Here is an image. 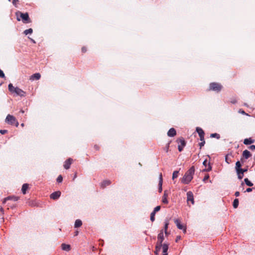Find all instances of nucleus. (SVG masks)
<instances>
[{
  "label": "nucleus",
  "mask_w": 255,
  "mask_h": 255,
  "mask_svg": "<svg viewBox=\"0 0 255 255\" xmlns=\"http://www.w3.org/2000/svg\"><path fill=\"white\" fill-rule=\"evenodd\" d=\"M164 239V235H163V230L160 231L159 234L157 236V242L156 244L162 245V242Z\"/></svg>",
  "instance_id": "nucleus-6"
},
{
  "label": "nucleus",
  "mask_w": 255,
  "mask_h": 255,
  "mask_svg": "<svg viewBox=\"0 0 255 255\" xmlns=\"http://www.w3.org/2000/svg\"><path fill=\"white\" fill-rule=\"evenodd\" d=\"M225 161L228 164H230L231 162V159L229 158L228 155L226 156Z\"/></svg>",
  "instance_id": "nucleus-38"
},
{
  "label": "nucleus",
  "mask_w": 255,
  "mask_h": 255,
  "mask_svg": "<svg viewBox=\"0 0 255 255\" xmlns=\"http://www.w3.org/2000/svg\"><path fill=\"white\" fill-rule=\"evenodd\" d=\"M184 146H182V145H179L178 146V150L181 152L183 150V148Z\"/></svg>",
  "instance_id": "nucleus-43"
},
{
  "label": "nucleus",
  "mask_w": 255,
  "mask_h": 255,
  "mask_svg": "<svg viewBox=\"0 0 255 255\" xmlns=\"http://www.w3.org/2000/svg\"><path fill=\"white\" fill-rule=\"evenodd\" d=\"M18 199V197L15 196H12V200L14 201H17Z\"/></svg>",
  "instance_id": "nucleus-47"
},
{
  "label": "nucleus",
  "mask_w": 255,
  "mask_h": 255,
  "mask_svg": "<svg viewBox=\"0 0 255 255\" xmlns=\"http://www.w3.org/2000/svg\"><path fill=\"white\" fill-rule=\"evenodd\" d=\"M254 142V140L251 138H246L244 140V143L246 145H249Z\"/></svg>",
  "instance_id": "nucleus-20"
},
{
  "label": "nucleus",
  "mask_w": 255,
  "mask_h": 255,
  "mask_svg": "<svg viewBox=\"0 0 255 255\" xmlns=\"http://www.w3.org/2000/svg\"><path fill=\"white\" fill-rule=\"evenodd\" d=\"M61 195V192L60 191H56L53 193H52L50 197V198L53 200H56L58 199Z\"/></svg>",
  "instance_id": "nucleus-8"
},
{
  "label": "nucleus",
  "mask_w": 255,
  "mask_h": 255,
  "mask_svg": "<svg viewBox=\"0 0 255 255\" xmlns=\"http://www.w3.org/2000/svg\"><path fill=\"white\" fill-rule=\"evenodd\" d=\"M241 166H242L241 163H240V162L239 161H238L236 163V167L235 168H236V171H237L239 169H242Z\"/></svg>",
  "instance_id": "nucleus-27"
},
{
  "label": "nucleus",
  "mask_w": 255,
  "mask_h": 255,
  "mask_svg": "<svg viewBox=\"0 0 255 255\" xmlns=\"http://www.w3.org/2000/svg\"><path fill=\"white\" fill-rule=\"evenodd\" d=\"M139 165L140 166H141V164H140V163H139Z\"/></svg>",
  "instance_id": "nucleus-64"
},
{
  "label": "nucleus",
  "mask_w": 255,
  "mask_h": 255,
  "mask_svg": "<svg viewBox=\"0 0 255 255\" xmlns=\"http://www.w3.org/2000/svg\"><path fill=\"white\" fill-rule=\"evenodd\" d=\"M33 32V30L32 28H29L24 31L23 33L25 35H27L28 34H31Z\"/></svg>",
  "instance_id": "nucleus-32"
},
{
  "label": "nucleus",
  "mask_w": 255,
  "mask_h": 255,
  "mask_svg": "<svg viewBox=\"0 0 255 255\" xmlns=\"http://www.w3.org/2000/svg\"><path fill=\"white\" fill-rule=\"evenodd\" d=\"M7 130H5V129H1L0 130V132L2 134H5V133L7 132Z\"/></svg>",
  "instance_id": "nucleus-45"
},
{
  "label": "nucleus",
  "mask_w": 255,
  "mask_h": 255,
  "mask_svg": "<svg viewBox=\"0 0 255 255\" xmlns=\"http://www.w3.org/2000/svg\"><path fill=\"white\" fill-rule=\"evenodd\" d=\"M244 181L247 185H248L249 186H253V184L248 178H245L244 179Z\"/></svg>",
  "instance_id": "nucleus-30"
},
{
  "label": "nucleus",
  "mask_w": 255,
  "mask_h": 255,
  "mask_svg": "<svg viewBox=\"0 0 255 255\" xmlns=\"http://www.w3.org/2000/svg\"><path fill=\"white\" fill-rule=\"evenodd\" d=\"M247 170H248L247 169H242V168L238 170L237 171V173L239 179H242L243 177V176H244V173L247 172Z\"/></svg>",
  "instance_id": "nucleus-9"
},
{
  "label": "nucleus",
  "mask_w": 255,
  "mask_h": 255,
  "mask_svg": "<svg viewBox=\"0 0 255 255\" xmlns=\"http://www.w3.org/2000/svg\"><path fill=\"white\" fill-rule=\"evenodd\" d=\"M191 202L192 204L194 203L193 194L191 191H188L187 193V202L188 203L189 202Z\"/></svg>",
  "instance_id": "nucleus-7"
},
{
  "label": "nucleus",
  "mask_w": 255,
  "mask_h": 255,
  "mask_svg": "<svg viewBox=\"0 0 255 255\" xmlns=\"http://www.w3.org/2000/svg\"><path fill=\"white\" fill-rule=\"evenodd\" d=\"M14 93L20 96H24L25 93L19 88L16 87L14 89Z\"/></svg>",
  "instance_id": "nucleus-13"
},
{
  "label": "nucleus",
  "mask_w": 255,
  "mask_h": 255,
  "mask_svg": "<svg viewBox=\"0 0 255 255\" xmlns=\"http://www.w3.org/2000/svg\"><path fill=\"white\" fill-rule=\"evenodd\" d=\"M17 19L18 21H20V18H19L18 17L17 18Z\"/></svg>",
  "instance_id": "nucleus-62"
},
{
  "label": "nucleus",
  "mask_w": 255,
  "mask_h": 255,
  "mask_svg": "<svg viewBox=\"0 0 255 255\" xmlns=\"http://www.w3.org/2000/svg\"><path fill=\"white\" fill-rule=\"evenodd\" d=\"M21 18H22L23 21L24 23H29L30 22L29 17L28 15V13H22L21 12H19Z\"/></svg>",
  "instance_id": "nucleus-5"
},
{
  "label": "nucleus",
  "mask_w": 255,
  "mask_h": 255,
  "mask_svg": "<svg viewBox=\"0 0 255 255\" xmlns=\"http://www.w3.org/2000/svg\"><path fill=\"white\" fill-rule=\"evenodd\" d=\"M177 142L178 143H180V144H181L180 145H182V146H185L186 145L185 141L184 138L182 137H181V138H179V139H178L177 140Z\"/></svg>",
  "instance_id": "nucleus-25"
},
{
  "label": "nucleus",
  "mask_w": 255,
  "mask_h": 255,
  "mask_svg": "<svg viewBox=\"0 0 255 255\" xmlns=\"http://www.w3.org/2000/svg\"><path fill=\"white\" fill-rule=\"evenodd\" d=\"M28 184L25 183V184H23V185L22 186V188H21V191L23 194H26V191L27 189H28Z\"/></svg>",
  "instance_id": "nucleus-23"
},
{
  "label": "nucleus",
  "mask_w": 255,
  "mask_h": 255,
  "mask_svg": "<svg viewBox=\"0 0 255 255\" xmlns=\"http://www.w3.org/2000/svg\"><path fill=\"white\" fill-rule=\"evenodd\" d=\"M168 255V254H164L163 253V255Z\"/></svg>",
  "instance_id": "nucleus-63"
},
{
  "label": "nucleus",
  "mask_w": 255,
  "mask_h": 255,
  "mask_svg": "<svg viewBox=\"0 0 255 255\" xmlns=\"http://www.w3.org/2000/svg\"><path fill=\"white\" fill-rule=\"evenodd\" d=\"M160 209V206H156L154 209V210L153 211V213H156V212L159 211Z\"/></svg>",
  "instance_id": "nucleus-39"
},
{
  "label": "nucleus",
  "mask_w": 255,
  "mask_h": 255,
  "mask_svg": "<svg viewBox=\"0 0 255 255\" xmlns=\"http://www.w3.org/2000/svg\"><path fill=\"white\" fill-rule=\"evenodd\" d=\"M174 223L176 224L177 227L179 229L182 230L183 231L184 233H186V227L181 224L180 221L179 219H175Z\"/></svg>",
  "instance_id": "nucleus-4"
},
{
  "label": "nucleus",
  "mask_w": 255,
  "mask_h": 255,
  "mask_svg": "<svg viewBox=\"0 0 255 255\" xmlns=\"http://www.w3.org/2000/svg\"><path fill=\"white\" fill-rule=\"evenodd\" d=\"M18 1V0H13L12 3L14 5H15L16 2Z\"/></svg>",
  "instance_id": "nucleus-53"
},
{
  "label": "nucleus",
  "mask_w": 255,
  "mask_h": 255,
  "mask_svg": "<svg viewBox=\"0 0 255 255\" xmlns=\"http://www.w3.org/2000/svg\"><path fill=\"white\" fill-rule=\"evenodd\" d=\"M205 143V141H202V142H201L200 143H199V145L200 146V147L201 148L202 146H203L204 145Z\"/></svg>",
  "instance_id": "nucleus-42"
},
{
  "label": "nucleus",
  "mask_w": 255,
  "mask_h": 255,
  "mask_svg": "<svg viewBox=\"0 0 255 255\" xmlns=\"http://www.w3.org/2000/svg\"><path fill=\"white\" fill-rule=\"evenodd\" d=\"M200 139L201 141H205L204 140V135H202V136L200 137Z\"/></svg>",
  "instance_id": "nucleus-51"
},
{
  "label": "nucleus",
  "mask_w": 255,
  "mask_h": 255,
  "mask_svg": "<svg viewBox=\"0 0 255 255\" xmlns=\"http://www.w3.org/2000/svg\"><path fill=\"white\" fill-rule=\"evenodd\" d=\"M211 137H216L217 139L220 138V136L219 134L215 133H212L210 135Z\"/></svg>",
  "instance_id": "nucleus-34"
},
{
  "label": "nucleus",
  "mask_w": 255,
  "mask_h": 255,
  "mask_svg": "<svg viewBox=\"0 0 255 255\" xmlns=\"http://www.w3.org/2000/svg\"><path fill=\"white\" fill-rule=\"evenodd\" d=\"M12 196H8V197H6V198H5L3 199L2 203H3V204L5 203V202H6V201L7 200H12Z\"/></svg>",
  "instance_id": "nucleus-37"
},
{
  "label": "nucleus",
  "mask_w": 255,
  "mask_h": 255,
  "mask_svg": "<svg viewBox=\"0 0 255 255\" xmlns=\"http://www.w3.org/2000/svg\"><path fill=\"white\" fill-rule=\"evenodd\" d=\"M196 130L198 132L199 136L200 137L202 136V135H204V134H205L204 131L201 128H200L199 127H197L196 128Z\"/></svg>",
  "instance_id": "nucleus-21"
},
{
  "label": "nucleus",
  "mask_w": 255,
  "mask_h": 255,
  "mask_svg": "<svg viewBox=\"0 0 255 255\" xmlns=\"http://www.w3.org/2000/svg\"><path fill=\"white\" fill-rule=\"evenodd\" d=\"M161 248L162 249V252L164 254H167V251L168 250V245L166 243H164L162 244Z\"/></svg>",
  "instance_id": "nucleus-17"
},
{
  "label": "nucleus",
  "mask_w": 255,
  "mask_h": 255,
  "mask_svg": "<svg viewBox=\"0 0 255 255\" xmlns=\"http://www.w3.org/2000/svg\"><path fill=\"white\" fill-rule=\"evenodd\" d=\"M195 169L193 166H192L190 169L185 173L183 177L181 179V182L185 184H188L193 179V176L194 174Z\"/></svg>",
  "instance_id": "nucleus-1"
},
{
  "label": "nucleus",
  "mask_w": 255,
  "mask_h": 255,
  "mask_svg": "<svg viewBox=\"0 0 255 255\" xmlns=\"http://www.w3.org/2000/svg\"><path fill=\"white\" fill-rule=\"evenodd\" d=\"M233 207L234 208H237L239 206V200L238 199H235L233 202Z\"/></svg>",
  "instance_id": "nucleus-29"
},
{
  "label": "nucleus",
  "mask_w": 255,
  "mask_h": 255,
  "mask_svg": "<svg viewBox=\"0 0 255 255\" xmlns=\"http://www.w3.org/2000/svg\"><path fill=\"white\" fill-rule=\"evenodd\" d=\"M111 184L110 180H105L101 183V186L102 188H105Z\"/></svg>",
  "instance_id": "nucleus-22"
},
{
  "label": "nucleus",
  "mask_w": 255,
  "mask_h": 255,
  "mask_svg": "<svg viewBox=\"0 0 255 255\" xmlns=\"http://www.w3.org/2000/svg\"><path fill=\"white\" fill-rule=\"evenodd\" d=\"M78 231L75 232V236H77V235H78Z\"/></svg>",
  "instance_id": "nucleus-56"
},
{
  "label": "nucleus",
  "mask_w": 255,
  "mask_h": 255,
  "mask_svg": "<svg viewBox=\"0 0 255 255\" xmlns=\"http://www.w3.org/2000/svg\"><path fill=\"white\" fill-rule=\"evenodd\" d=\"M252 191V188H248L246 189V191L245 192H250Z\"/></svg>",
  "instance_id": "nucleus-49"
},
{
  "label": "nucleus",
  "mask_w": 255,
  "mask_h": 255,
  "mask_svg": "<svg viewBox=\"0 0 255 255\" xmlns=\"http://www.w3.org/2000/svg\"><path fill=\"white\" fill-rule=\"evenodd\" d=\"M8 88L10 92L14 93V89L16 87H13L12 84L10 83L8 86Z\"/></svg>",
  "instance_id": "nucleus-28"
},
{
  "label": "nucleus",
  "mask_w": 255,
  "mask_h": 255,
  "mask_svg": "<svg viewBox=\"0 0 255 255\" xmlns=\"http://www.w3.org/2000/svg\"><path fill=\"white\" fill-rule=\"evenodd\" d=\"M168 225H169L168 221H165V225H164V231H165V234L166 235H167V234H168L167 230V229H168Z\"/></svg>",
  "instance_id": "nucleus-31"
},
{
  "label": "nucleus",
  "mask_w": 255,
  "mask_h": 255,
  "mask_svg": "<svg viewBox=\"0 0 255 255\" xmlns=\"http://www.w3.org/2000/svg\"><path fill=\"white\" fill-rule=\"evenodd\" d=\"M162 245L156 244L155 246V250L154 251V254L157 255L161 248Z\"/></svg>",
  "instance_id": "nucleus-24"
},
{
  "label": "nucleus",
  "mask_w": 255,
  "mask_h": 255,
  "mask_svg": "<svg viewBox=\"0 0 255 255\" xmlns=\"http://www.w3.org/2000/svg\"><path fill=\"white\" fill-rule=\"evenodd\" d=\"M41 77V75L39 73H35L31 76L30 79L32 80H39Z\"/></svg>",
  "instance_id": "nucleus-15"
},
{
  "label": "nucleus",
  "mask_w": 255,
  "mask_h": 255,
  "mask_svg": "<svg viewBox=\"0 0 255 255\" xmlns=\"http://www.w3.org/2000/svg\"><path fill=\"white\" fill-rule=\"evenodd\" d=\"M203 165H204L205 167H207V166H208V168H207L205 169L204 170V171L208 172V171H210V170H211V169H212V167H211V165H210V163H207V159H205V160L204 161V162H203Z\"/></svg>",
  "instance_id": "nucleus-12"
},
{
  "label": "nucleus",
  "mask_w": 255,
  "mask_h": 255,
  "mask_svg": "<svg viewBox=\"0 0 255 255\" xmlns=\"http://www.w3.org/2000/svg\"><path fill=\"white\" fill-rule=\"evenodd\" d=\"M21 127H24V124H23V123H22V124H21Z\"/></svg>",
  "instance_id": "nucleus-59"
},
{
  "label": "nucleus",
  "mask_w": 255,
  "mask_h": 255,
  "mask_svg": "<svg viewBox=\"0 0 255 255\" xmlns=\"http://www.w3.org/2000/svg\"><path fill=\"white\" fill-rule=\"evenodd\" d=\"M62 249L65 251H69L70 250L71 247L69 245H67L65 244H62L61 245Z\"/></svg>",
  "instance_id": "nucleus-19"
},
{
  "label": "nucleus",
  "mask_w": 255,
  "mask_h": 255,
  "mask_svg": "<svg viewBox=\"0 0 255 255\" xmlns=\"http://www.w3.org/2000/svg\"><path fill=\"white\" fill-rule=\"evenodd\" d=\"M168 195V192L167 190L164 191V194L162 196V202L164 204H167L168 203L167 197Z\"/></svg>",
  "instance_id": "nucleus-11"
},
{
  "label": "nucleus",
  "mask_w": 255,
  "mask_h": 255,
  "mask_svg": "<svg viewBox=\"0 0 255 255\" xmlns=\"http://www.w3.org/2000/svg\"><path fill=\"white\" fill-rule=\"evenodd\" d=\"M15 124V126H16V127H18V123L17 122V121L16 120V122L15 123V124Z\"/></svg>",
  "instance_id": "nucleus-54"
},
{
  "label": "nucleus",
  "mask_w": 255,
  "mask_h": 255,
  "mask_svg": "<svg viewBox=\"0 0 255 255\" xmlns=\"http://www.w3.org/2000/svg\"><path fill=\"white\" fill-rule=\"evenodd\" d=\"M62 180H63L62 176L61 175H59L57 178V182L58 183H61V182H62Z\"/></svg>",
  "instance_id": "nucleus-36"
},
{
  "label": "nucleus",
  "mask_w": 255,
  "mask_h": 255,
  "mask_svg": "<svg viewBox=\"0 0 255 255\" xmlns=\"http://www.w3.org/2000/svg\"><path fill=\"white\" fill-rule=\"evenodd\" d=\"M251 155L250 152L248 150H245L243 152V156L246 159H248Z\"/></svg>",
  "instance_id": "nucleus-16"
},
{
  "label": "nucleus",
  "mask_w": 255,
  "mask_h": 255,
  "mask_svg": "<svg viewBox=\"0 0 255 255\" xmlns=\"http://www.w3.org/2000/svg\"><path fill=\"white\" fill-rule=\"evenodd\" d=\"M5 122L8 124L13 125L16 122V119L13 116L8 115L5 119Z\"/></svg>",
  "instance_id": "nucleus-3"
},
{
  "label": "nucleus",
  "mask_w": 255,
  "mask_h": 255,
  "mask_svg": "<svg viewBox=\"0 0 255 255\" xmlns=\"http://www.w3.org/2000/svg\"><path fill=\"white\" fill-rule=\"evenodd\" d=\"M178 171H174L172 174V179L174 180V179L176 178L178 176Z\"/></svg>",
  "instance_id": "nucleus-33"
},
{
  "label": "nucleus",
  "mask_w": 255,
  "mask_h": 255,
  "mask_svg": "<svg viewBox=\"0 0 255 255\" xmlns=\"http://www.w3.org/2000/svg\"><path fill=\"white\" fill-rule=\"evenodd\" d=\"M249 148L250 150H255V145H252L249 147Z\"/></svg>",
  "instance_id": "nucleus-41"
},
{
  "label": "nucleus",
  "mask_w": 255,
  "mask_h": 255,
  "mask_svg": "<svg viewBox=\"0 0 255 255\" xmlns=\"http://www.w3.org/2000/svg\"><path fill=\"white\" fill-rule=\"evenodd\" d=\"M86 51H87V49H86V47H83L82 48V51L83 52L85 53V52H86Z\"/></svg>",
  "instance_id": "nucleus-48"
},
{
  "label": "nucleus",
  "mask_w": 255,
  "mask_h": 255,
  "mask_svg": "<svg viewBox=\"0 0 255 255\" xmlns=\"http://www.w3.org/2000/svg\"><path fill=\"white\" fill-rule=\"evenodd\" d=\"M209 178V175H206L204 178H203V181H206L207 180H208V179Z\"/></svg>",
  "instance_id": "nucleus-46"
},
{
  "label": "nucleus",
  "mask_w": 255,
  "mask_h": 255,
  "mask_svg": "<svg viewBox=\"0 0 255 255\" xmlns=\"http://www.w3.org/2000/svg\"><path fill=\"white\" fill-rule=\"evenodd\" d=\"M239 113H241V114H243V115H247V114L245 113V112L244 110H242V109L239 110Z\"/></svg>",
  "instance_id": "nucleus-44"
},
{
  "label": "nucleus",
  "mask_w": 255,
  "mask_h": 255,
  "mask_svg": "<svg viewBox=\"0 0 255 255\" xmlns=\"http://www.w3.org/2000/svg\"><path fill=\"white\" fill-rule=\"evenodd\" d=\"M82 222L81 221V220H79V219H77L76 220L75 222V224H74V227L75 228H78V227H80L82 226Z\"/></svg>",
  "instance_id": "nucleus-26"
},
{
  "label": "nucleus",
  "mask_w": 255,
  "mask_h": 255,
  "mask_svg": "<svg viewBox=\"0 0 255 255\" xmlns=\"http://www.w3.org/2000/svg\"><path fill=\"white\" fill-rule=\"evenodd\" d=\"M181 239L180 236H177L176 239V242H177L178 240Z\"/></svg>",
  "instance_id": "nucleus-52"
},
{
  "label": "nucleus",
  "mask_w": 255,
  "mask_h": 255,
  "mask_svg": "<svg viewBox=\"0 0 255 255\" xmlns=\"http://www.w3.org/2000/svg\"><path fill=\"white\" fill-rule=\"evenodd\" d=\"M20 112L21 113H22V114H23L24 112V111H23V110H21L20 111Z\"/></svg>",
  "instance_id": "nucleus-57"
},
{
  "label": "nucleus",
  "mask_w": 255,
  "mask_h": 255,
  "mask_svg": "<svg viewBox=\"0 0 255 255\" xmlns=\"http://www.w3.org/2000/svg\"><path fill=\"white\" fill-rule=\"evenodd\" d=\"M237 101L236 100H233L231 101V103H233V104H235L236 103Z\"/></svg>",
  "instance_id": "nucleus-55"
},
{
  "label": "nucleus",
  "mask_w": 255,
  "mask_h": 255,
  "mask_svg": "<svg viewBox=\"0 0 255 255\" xmlns=\"http://www.w3.org/2000/svg\"><path fill=\"white\" fill-rule=\"evenodd\" d=\"M155 214V213H153V212L151 213V215H150V220L152 222H153L155 220V217H154Z\"/></svg>",
  "instance_id": "nucleus-35"
},
{
  "label": "nucleus",
  "mask_w": 255,
  "mask_h": 255,
  "mask_svg": "<svg viewBox=\"0 0 255 255\" xmlns=\"http://www.w3.org/2000/svg\"><path fill=\"white\" fill-rule=\"evenodd\" d=\"M176 134V130L174 128H171L167 132V135L169 137H173Z\"/></svg>",
  "instance_id": "nucleus-14"
},
{
  "label": "nucleus",
  "mask_w": 255,
  "mask_h": 255,
  "mask_svg": "<svg viewBox=\"0 0 255 255\" xmlns=\"http://www.w3.org/2000/svg\"><path fill=\"white\" fill-rule=\"evenodd\" d=\"M235 195L236 196V197H238L240 196V192L239 191H236L235 193Z\"/></svg>",
  "instance_id": "nucleus-50"
},
{
  "label": "nucleus",
  "mask_w": 255,
  "mask_h": 255,
  "mask_svg": "<svg viewBox=\"0 0 255 255\" xmlns=\"http://www.w3.org/2000/svg\"><path fill=\"white\" fill-rule=\"evenodd\" d=\"M76 177H77L76 174H75L74 177V179L75 178H76Z\"/></svg>",
  "instance_id": "nucleus-61"
},
{
  "label": "nucleus",
  "mask_w": 255,
  "mask_h": 255,
  "mask_svg": "<svg viewBox=\"0 0 255 255\" xmlns=\"http://www.w3.org/2000/svg\"><path fill=\"white\" fill-rule=\"evenodd\" d=\"M222 88V86L218 83H212L210 84V90L216 91H220Z\"/></svg>",
  "instance_id": "nucleus-2"
},
{
  "label": "nucleus",
  "mask_w": 255,
  "mask_h": 255,
  "mask_svg": "<svg viewBox=\"0 0 255 255\" xmlns=\"http://www.w3.org/2000/svg\"><path fill=\"white\" fill-rule=\"evenodd\" d=\"M159 184H158V186H159V192H161L162 190V174L160 173V175H159Z\"/></svg>",
  "instance_id": "nucleus-18"
},
{
  "label": "nucleus",
  "mask_w": 255,
  "mask_h": 255,
  "mask_svg": "<svg viewBox=\"0 0 255 255\" xmlns=\"http://www.w3.org/2000/svg\"><path fill=\"white\" fill-rule=\"evenodd\" d=\"M0 210H1V212H3V209L2 208H1Z\"/></svg>",
  "instance_id": "nucleus-60"
},
{
  "label": "nucleus",
  "mask_w": 255,
  "mask_h": 255,
  "mask_svg": "<svg viewBox=\"0 0 255 255\" xmlns=\"http://www.w3.org/2000/svg\"><path fill=\"white\" fill-rule=\"evenodd\" d=\"M5 77L3 71L0 69V77L4 78Z\"/></svg>",
  "instance_id": "nucleus-40"
},
{
  "label": "nucleus",
  "mask_w": 255,
  "mask_h": 255,
  "mask_svg": "<svg viewBox=\"0 0 255 255\" xmlns=\"http://www.w3.org/2000/svg\"><path fill=\"white\" fill-rule=\"evenodd\" d=\"M72 159L71 158H69V159H68L67 160H66L65 162H64V167L66 169H68L70 168V165L72 163Z\"/></svg>",
  "instance_id": "nucleus-10"
},
{
  "label": "nucleus",
  "mask_w": 255,
  "mask_h": 255,
  "mask_svg": "<svg viewBox=\"0 0 255 255\" xmlns=\"http://www.w3.org/2000/svg\"><path fill=\"white\" fill-rule=\"evenodd\" d=\"M30 40H31V41H32L33 43H35V41H34L33 39H31V38H30Z\"/></svg>",
  "instance_id": "nucleus-58"
}]
</instances>
